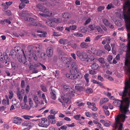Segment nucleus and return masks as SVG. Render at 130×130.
<instances>
[{"mask_svg":"<svg viewBox=\"0 0 130 130\" xmlns=\"http://www.w3.org/2000/svg\"><path fill=\"white\" fill-rule=\"evenodd\" d=\"M96 28L98 31L99 33H102L103 32V30L100 26H96Z\"/></svg>","mask_w":130,"mask_h":130,"instance_id":"e433bc0d","label":"nucleus"},{"mask_svg":"<svg viewBox=\"0 0 130 130\" xmlns=\"http://www.w3.org/2000/svg\"><path fill=\"white\" fill-rule=\"evenodd\" d=\"M125 103L124 100H117L114 101L113 103H115L116 106L120 107V111L122 113V114H128L130 113V112L129 110L127 109L128 108V106H127L126 103L125 104Z\"/></svg>","mask_w":130,"mask_h":130,"instance_id":"7ed1b4c3","label":"nucleus"},{"mask_svg":"<svg viewBox=\"0 0 130 130\" xmlns=\"http://www.w3.org/2000/svg\"><path fill=\"white\" fill-rule=\"evenodd\" d=\"M125 5L126 7H130V2L128 1L125 2Z\"/></svg>","mask_w":130,"mask_h":130,"instance_id":"774afa93","label":"nucleus"},{"mask_svg":"<svg viewBox=\"0 0 130 130\" xmlns=\"http://www.w3.org/2000/svg\"><path fill=\"white\" fill-rule=\"evenodd\" d=\"M89 74H86L84 76V78L87 83H88L89 81V78H88Z\"/></svg>","mask_w":130,"mask_h":130,"instance_id":"37998d69","label":"nucleus"},{"mask_svg":"<svg viewBox=\"0 0 130 130\" xmlns=\"http://www.w3.org/2000/svg\"><path fill=\"white\" fill-rule=\"evenodd\" d=\"M23 117L25 119L29 120L30 118H33V116L29 115H24Z\"/></svg>","mask_w":130,"mask_h":130,"instance_id":"864d4df0","label":"nucleus"},{"mask_svg":"<svg viewBox=\"0 0 130 130\" xmlns=\"http://www.w3.org/2000/svg\"><path fill=\"white\" fill-rule=\"evenodd\" d=\"M58 53L59 58L60 59L61 57H62L64 53L62 50H60L58 51Z\"/></svg>","mask_w":130,"mask_h":130,"instance_id":"ea45409f","label":"nucleus"},{"mask_svg":"<svg viewBox=\"0 0 130 130\" xmlns=\"http://www.w3.org/2000/svg\"><path fill=\"white\" fill-rule=\"evenodd\" d=\"M52 21L56 23H59L62 22V20L61 19L58 18H53L52 19Z\"/></svg>","mask_w":130,"mask_h":130,"instance_id":"bb28decb","label":"nucleus"},{"mask_svg":"<svg viewBox=\"0 0 130 130\" xmlns=\"http://www.w3.org/2000/svg\"><path fill=\"white\" fill-rule=\"evenodd\" d=\"M98 60L101 63L104 64L105 63L104 59L103 58H100L98 59Z\"/></svg>","mask_w":130,"mask_h":130,"instance_id":"de8ad7c7","label":"nucleus"},{"mask_svg":"<svg viewBox=\"0 0 130 130\" xmlns=\"http://www.w3.org/2000/svg\"><path fill=\"white\" fill-rule=\"evenodd\" d=\"M36 31L38 33H41V34H38V36L41 37H46V35L47 34V33L45 31H42L39 30H36Z\"/></svg>","mask_w":130,"mask_h":130,"instance_id":"6ab92c4d","label":"nucleus"},{"mask_svg":"<svg viewBox=\"0 0 130 130\" xmlns=\"http://www.w3.org/2000/svg\"><path fill=\"white\" fill-rule=\"evenodd\" d=\"M12 67L14 69H15L18 67L17 64L14 62H12L11 63Z\"/></svg>","mask_w":130,"mask_h":130,"instance_id":"79ce46f5","label":"nucleus"},{"mask_svg":"<svg viewBox=\"0 0 130 130\" xmlns=\"http://www.w3.org/2000/svg\"><path fill=\"white\" fill-rule=\"evenodd\" d=\"M43 4L41 3H39L37 4L36 6L37 8L39 9L41 11V10L43 9L44 7L43 6Z\"/></svg>","mask_w":130,"mask_h":130,"instance_id":"72a5a7b5","label":"nucleus"},{"mask_svg":"<svg viewBox=\"0 0 130 130\" xmlns=\"http://www.w3.org/2000/svg\"><path fill=\"white\" fill-rule=\"evenodd\" d=\"M22 104L21 105V107L22 109H25L27 110H29L30 108V107L29 106H27L26 103Z\"/></svg>","mask_w":130,"mask_h":130,"instance_id":"cd10ccee","label":"nucleus"},{"mask_svg":"<svg viewBox=\"0 0 130 130\" xmlns=\"http://www.w3.org/2000/svg\"><path fill=\"white\" fill-rule=\"evenodd\" d=\"M35 48V47L32 45H30L28 46L27 48L28 51L30 52L33 51V48Z\"/></svg>","mask_w":130,"mask_h":130,"instance_id":"4c0bfd02","label":"nucleus"},{"mask_svg":"<svg viewBox=\"0 0 130 130\" xmlns=\"http://www.w3.org/2000/svg\"><path fill=\"white\" fill-rule=\"evenodd\" d=\"M19 103L18 101L15 99H13L12 101V104L15 105H17Z\"/></svg>","mask_w":130,"mask_h":130,"instance_id":"603ef678","label":"nucleus"},{"mask_svg":"<svg viewBox=\"0 0 130 130\" xmlns=\"http://www.w3.org/2000/svg\"><path fill=\"white\" fill-rule=\"evenodd\" d=\"M79 30L81 31L82 32L84 33L86 32L87 31L86 28L83 27H80L79 28Z\"/></svg>","mask_w":130,"mask_h":130,"instance_id":"a19ab883","label":"nucleus"},{"mask_svg":"<svg viewBox=\"0 0 130 130\" xmlns=\"http://www.w3.org/2000/svg\"><path fill=\"white\" fill-rule=\"evenodd\" d=\"M108 100V99L107 98H102L100 100V104L101 105H102L104 103L107 102Z\"/></svg>","mask_w":130,"mask_h":130,"instance_id":"7c9ffc66","label":"nucleus"},{"mask_svg":"<svg viewBox=\"0 0 130 130\" xmlns=\"http://www.w3.org/2000/svg\"><path fill=\"white\" fill-rule=\"evenodd\" d=\"M77 26L75 25L70 26L69 27H66L65 30L68 32H70V30H75L77 28Z\"/></svg>","mask_w":130,"mask_h":130,"instance_id":"aec40b11","label":"nucleus"},{"mask_svg":"<svg viewBox=\"0 0 130 130\" xmlns=\"http://www.w3.org/2000/svg\"><path fill=\"white\" fill-rule=\"evenodd\" d=\"M40 50H38L37 51H34L32 54V58H33L35 60H36L38 59V58L36 56L37 53H40Z\"/></svg>","mask_w":130,"mask_h":130,"instance_id":"a878e982","label":"nucleus"},{"mask_svg":"<svg viewBox=\"0 0 130 130\" xmlns=\"http://www.w3.org/2000/svg\"><path fill=\"white\" fill-rule=\"evenodd\" d=\"M33 99L37 104H44L43 101L41 100V102L39 101L38 96L36 95H34L33 96Z\"/></svg>","mask_w":130,"mask_h":130,"instance_id":"f3484780","label":"nucleus"},{"mask_svg":"<svg viewBox=\"0 0 130 130\" xmlns=\"http://www.w3.org/2000/svg\"><path fill=\"white\" fill-rule=\"evenodd\" d=\"M90 67L92 68V69L96 70L99 67V65L97 63H94L90 66Z\"/></svg>","mask_w":130,"mask_h":130,"instance_id":"c85d7f7f","label":"nucleus"},{"mask_svg":"<svg viewBox=\"0 0 130 130\" xmlns=\"http://www.w3.org/2000/svg\"><path fill=\"white\" fill-rule=\"evenodd\" d=\"M23 55L21 56V55H19L18 57V59L19 61L20 62H23L24 64L26 65L27 64L28 62L27 61L26 58L24 53H23Z\"/></svg>","mask_w":130,"mask_h":130,"instance_id":"9b49d317","label":"nucleus"},{"mask_svg":"<svg viewBox=\"0 0 130 130\" xmlns=\"http://www.w3.org/2000/svg\"><path fill=\"white\" fill-rule=\"evenodd\" d=\"M40 87L42 90L44 92H46L47 91V89L45 86L43 84L41 85Z\"/></svg>","mask_w":130,"mask_h":130,"instance_id":"58836bf2","label":"nucleus"},{"mask_svg":"<svg viewBox=\"0 0 130 130\" xmlns=\"http://www.w3.org/2000/svg\"><path fill=\"white\" fill-rule=\"evenodd\" d=\"M76 54L79 58L83 61L85 60L87 57V54L84 51H78L76 52Z\"/></svg>","mask_w":130,"mask_h":130,"instance_id":"1a4fd4ad","label":"nucleus"},{"mask_svg":"<svg viewBox=\"0 0 130 130\" xmlns=\"http://www.w3.org/2000/svg\"><path fill=\"white\" fill-rule=\"evenodd\" d=\"M74 35L76 36L77 37H82L83 36V35L82 34H80L79 33H74Z\"/></svg>","mask_w":130,"mask_h":130,"instance_id":"6e6d98bb","label":"nucleus"},{"mask_svg":"<svg viewBox=\"0 0 130 130\" xmlns=\"http://www.w3.org/2000/svg\"><path fill=\"white\" fill-rule=\"evenodd\" d=\"M25 19L26 21H28L29 22V24L30 25L38 26L44 28H46V27L45 25L43 24L41 22H35V20L33 18H26Z\"/></svg>","mask_w":130,"mask_h":130,"instance_id":"20e7f679","label":"nucleus"},{"mask_svg":"<svg viewBox=\"0 0 130 130\" xmlns=\"http://www.w3.org/2000/svg\"><path fill=\"white\" fill-rule=\"evenodd\" d=\"M10 58L7 56L6 53L5 54H3L1 53H0V61L3 63H5L6 64L8 63V64L9 63V61Z\"/></svg>","mask_w":130,"mask_h":130,"instance_id":"6e6552de","label":"nucleus"},{"mask_svg":"<svg viewBox=\"0 0 130 130\" xmlns=\"http://www.w3.org/2000/svg\"><path fill=\"white\" fill-rule=\"evenodd\" d=\"M64 88L65 89L66 91L68 92L66 94L70 96H73L74 93V91L70 86L66 85H65L63 86Z\"/></svg>","mask_w":130,"mask_h":130,"instance_id":"9d476101","label":"nucleus"},{"mask_svg":"<svg viewBox=\"0 0 130 130\" xmlns=\"http://www.w3.org/2000/svg\"><path fill=\"white\" fill-rule=\"evenodd\" d=\"M103 53V52L101 50H99L97 51L96 53V54L99 56H101L102 55Z\"/></svg>","mask_w":130,"mask_h":130,"instance_id":"680f3d73","label":"nucleus"},{"mask_svg":"<svg viewBox=\"0 0 130 130\" xmlns=\"http://www.w3.org/2000/svg\"><path fill=\"white\" fill-rule=\"evenodd\" d=\"M123 114L119 115L115 118V122L112 125V127L115 128V129H117L119 125H120L118 129L119 130H122L123 125L121 122H124L125 119L127 118V116Z\"/></svg>","mask_w":130,"mask_h":130,"instance_id":"f03ea898","label":"nucleus"},{"mask_svg":"<svg viewBox=\"0 0 130 130\" xmlns=\"http://www.w3.org/2000/svg\"><path fill=\"white\" fill-rule=\"evenodd\" d=\"M66 76L69 79H74L76 78H81L82 77V75L80 73L74 71H72L71 74H67Z\"/></svg>","mask_w":130,"mask_h":130,"instance_id":"423d86ee","label":"nucleus"},{"mask_svg":"<svg viewBox=\"0 0 130 130\" xmlns=\"http://www.w3.org/2000/svg\"><path fill=\"white\" fill-rule=\"evenodd\" d=\"M63 17L65 19H68L71 17V15L68 13H65L62 14Z\"/></svg>","mask_w":130,"mask_h":130,"instance_id":"2f4dec72","label":"nucleus"},{"mask_svg":"<svg viewBox=\"0 0 130 130\" xmlns=\"http://www.w3.org/2000/svg\"><path fill=\"white\" fill-rule=\"evenodd\" d=\"M81 116L80 115H75L74 116V118L77 120H79L80 117Z\"/></svg>","mask_w":130,"mask_h":130,"instance_id":"4d7b16f0","label":"nucleus"},{"mask_svg":"<svg viewBox=\"0 0 130 130\" xmlns=\"http://www.w3.org/2000/svg\"><path fill=\"white\" fill-rule=\"evenodd\" d=\"M63 122L62 121H58L56 123V125L58 126H60L62 125Z\"/></svg>","mask_w":130,"mask_h":130,"instance_id":"338daca9","label":"nucleus"},{"mask_svg":"<svg viewBox=\"0 0 130 130\" xmlns=\"http://www.w3.org/2000/svg\"><path fill=\"white\" fill-rule=\"evenodd\" d=\"M51 91H50V94L53 93H56L55 90V88L54 87L51 86L50 87Z\"/></svg>","mask_w":130,"mask_h":130,"instance_id":"f704fd0d","label":"nucleus"},{"mask_svg":"<svg viewBox=\"0 0 130 130\" xmlns=\"http://www.w3.org/2000/svg\"><path fill=\"white\" fill-rule=\"evenodd\" d=\"M123 91H120L119 92V95L123 97H126L127 94H128V97H126L124 100L125 103L128 107L130 103V82L127 81L125 83V86Z\"/></svg>","mask_w":130,"mask_h":130,"instance_id":"f257e3e1","label":"nucleus"},{"mask_svg":"<svg viewBox=\"0 0 130 130\" xmlns=\"http://www.w3.org/2000/svg\"><path fill=\"white\" fill-rule=\"evenodd\" d=\"M67 58L66 57H63L62 56V57H61L59 59L62 62H65V61H66Z\"/></svg>","mask_w":130,"mask_h":130,"instance_id":"052dcab7","label":"nucleus"},{"mask_svg":"<svg viewBox=\"0 0 130 130\" xmlns=\"http://www.w3.org/2000/svg\"><path fill=\"white\" fill-rule=\"evenodd\" d=\"M2 103L3 105L6 106L7 105H8L9 104V100L8 99L7 100L5 99H4L2 101Z\"/></svg>","mask_w":130,"mask_h":130,"instance_id":"473e14b6","label":"nucleus"},{"mask_svg":"<svg viewBox=\"0 0 130 130\" xmlns=\"http://www.w3.org/2000/svg\"><path fill=\"white\" fill-rule=\"evenodd\" d=\"M105 49L108 51H110L111 48L110 45L108 44H107L104 46Z\"/></svg>","mask_w":130,"mask_h":130,"instance_id":"c9c22d12","label":"nucleus"},{"mask_svg":"<svg viewBox=\"0 0 130 130\" xmlns=\"http://www.w3.org/2000/svg\"><path fill=\"white\" fill-rule=\"evenodd\" d=\"M46 53L47 56L48 57H51L53 55V51L52 47H48L46 50Z\"/></svg>","mask_w":130,"mask_h":130,"instance_id":"dca6fc26","label":"nucleus"},{"mask_svg":"<svg viewBox=\"0 0 130 130\" xmlns=\"http://www.w3.org/2000/svg\"><path fill=\"white\" fill-rule=\"evenodd\" d=\"M10 54L12 57L14 59H15L17 58L18 55L15 51L13 50H11Z\"/></svg>","mask_w":130,"mask_h":130,"instance_id":"b1692460","label":"nucleus"},{"mask_svg":"<svg viewBox=\"0 0 130 130\" xmlns=\"http://www.w3.org/2000/svg\"><path fill=\"white\" fill-rule=\"evenodd\" d=\"M13 120H12L13 123L17 124L18 125H20L21 123V121L22 120L21 118L15 116L13 117Z\"/></svg>","mask_w":130,"mask_h":130,"instance_id":"ddd939ff","label":"nucleus"},{"mask_svg":"<svg viewBox=\"0 0 130 130\" xmlns=\"http://www.w3.org/2000/svg\"><path fill=\"white\" fill-rule=\"evenodd\" d=\"M15 51L17 55H20L19 54L20 52H22L23 53H24V52L23 49H21V47L18 46H16L14 47V50Z\"/></svg>","mask_w":130,"mask_h":130,"instance_id":"4be33fe9","label":"nucleus"},{"mask_svg":"<svg viewBox=\"0 0 130 130\" xmlns=\"http://www.w3.org/2000/svg\"><path fill=\"white\" fill-rule=\"evenodd\" d=\"M80 46L82 48L87 49L89 46V45L88 43L83 42L81 43Z\"/></svg>","mask_w":130,"mask_h":130,"instance_id":"5701e85b","label":"nucleus"},{"mask_svg":"<svg viewBox=\"0 0 130 130\" xmlns=\"http://www.w3.org/2000/svg\"><path fill=\"white\" fill-rule=\"evenodd\" d=\"M89 73L91 75H94L96 74L97 71H95L94 70H91L89 71Z\"/></svg>","mask_w":130,"mask_h":130,"instance_id":"5fc2aeb1","label":"nucleus"},{"mask_svg":"<svg viewBox=\"0 0 130 130\" xmlns=\"http://www.w3.org/2000/svg\"><path fill=\"white\" fill-rule=\"evenodd\" d=\"M123 17L126 28L127 30L130 31V8L128 10L127 14H123Z\"/></svg>","mask_w":130,"mask_h":130,"instance_id":"39448f33","label":"nucleus"},{"mask_svg":"<svg viewBox=\"0 0 130 130\" xmlns=\"http://www.w3.org/2000/svg\"><path fill=\"white\" fill-rule=\"evenodd\" d=\"M9 98L11 99L12 98L13 96V93L12 91L10 90L9 91V95H8Z\"/></svg>","mask_w":130,"mask_h":130,"instance_id":"49530a36","label":"nucleus"},{"mask_svg":"<svg viewBox=\"0 0 130 130\" xmlns=\"http://www.w3.org/2000/svg\"><path fill=\"white\" fill-rule=\"evenodd\" d=\"M23 126L29 127L30 128H31L34 126V124L28 121H25L22 124Z\"/></svg>","mask_w":130,"mask_h":130,"instance_id":"2eb2a0df","label":"nucleus"},{"mask_svg":"<svg viewBox=\"0 0 130 130\" xmlns=\"http://www.w3.org/2000/svg\"><path fill=\"white\" fill-rule=\"evenodd\" d=\"M58 42L61 44H65L68 43L67 40L64 39H61L58 41Z\"/></svg>","mask_w":130,"mask_h":130,"instance_id":"c756f323","label":"nucleus"},{"mask_svg":"<svg viewBox=\"0 0 130 130\" xmlns=\"http://www.w3.org/2000/svg\"><path fill=\"white\" fill-rule=\"evenodd\" d=\"M25 6V4L22 2L20 3L19 6V7L20 9H22L24 8Z\"/></svg>","mask_w":130,"mask_h":130,"instance_id":"09e8293b","label":"nucleus"},{"mask_svg":"<svg viewBox=\"0 0 130 130\" xmlns=\"http://www.w3.org/2000/svg\"><path fill=\"white\" fill-rule=\"evenodd\" d=\"M71 67L72 71H75L77 72H79V70L77 69V65L75 62H73L71 65Z\"/></svg>","mask_w":130,"mask_h":130,"instance_id":"a211bd4d","label":"nucleus"},{"mask_svg":"<svg viewBox=\"0 0 130 130\" xmlns=\"http://www.w3.org/2000/svg\"><path fill=\"white\" fill-rule=\"evenodd\" d=\"M33 120L36 121L37 120ZM38 120L39 123L38 125L39 126L44 127H47L50 124L49 122L45 118H42L41 119L37 120Z\"/></svg>","mask_w":130,"mask_h":130,"instance_id":"0eeeda50","label":"nucleus"},{"mask_svg":"<svg viewBox=\"0 0 130 130\" xmlns=\"http://www.w3.org/2000/svg\"><path fill=\"white\" fill-rule=\"evenodd\" d=\"M111 39L110 38L107 37L106 38L105 41L107 43V44H109L110 42Z\"/></svg>","mask_w":130,"mask_h":130,"instance_id":"e2e57ef3","label":"nucleus"},{"mask_svg":"<svg viewBox=\"0 0 130 130\" xmlns=\"http://www.w3.org/2000/svg\"><path fill=\"white\" fill-rule=\"evenodd\" d=\"M52 21L50 20L46 22V23L48 24V25L50 27H52Z\"/></svg>","mask_w":130,"mask_h":130,"instance_id":"13d9d810","label":"nucleus"},{"mask_svg":"<svg viewBox=\"0 0 130 130\" xmlns=\"http://www.w3.org/2000/svg\"><path fill=\"white\" fill-rule=\"evenodd\" d=\"M41 12L46 13V14L48 15L49 14H50V13H52V14H51V17H52V16L54 15H55L54 13V12L52 11H49V9L44 7L43 9L41 10Z\"/></svg>","mask_w":130,"mask_h":130,"instance_id":"4468645a","label":"nucleus"},{"mask_svg":"<svg viewBox=\"0 0 130 130\" xmlns=\"http://www.w3.org/2000/svg\"><path fill=\"white\" fill-rule=\"evenodd\" d=\"M112 59L113 57L112 56L109 55L108 56L107 60L110 63V62L112 60Z\"/></svg>","mask_w":130,"mask_h":130,"instance_id":"69168bd1","label":"nucleus"},{"mask_svg":"<svg viewBox=\"0 0 130 130\" xmlns=\"http://www.w3.org/2000/svg\"><path fill=\"white\" fill-rule=\"evenodd\" d=\"M39 15L42 17H51V14H48V15H46L45 14H44L43 13H39ZM50 14H52V13H50Z\"/></svg>","mask_w":130,"mask_h":130,"instance_id":"a18cd8bd","label":"nucleus"},{"mask_svg":"<svg viewBox=\"0 0 130 130\" xmlns=\"http://www.w3.org/2000/svg\"><path fill=\"white\" fill-rule=\"evenodd\" d=\"M86 91L87 93L90 94L92 93L93 92L92 89L89 87H87L86 89Z\"/></svg>","mask_w":130,"mask_h":130,"instance_id":"c03bdc74","label":"nucleus"},{"mask_svg":"<svg viewBox=\"0 0 130 130\" xmlns=\"http://www.w3.org/2000/svg\"><path fill=\"white\" fill-rule=\"evenodd\" d=\"M105 77L107 78L110 80L111 81L113 80L112 78L109 75H105Z\"/></svg>","mask_w":130,"mask_h":130,"instance_id":"0e129e2a","label":"nucleus"},{"mask_svg":"<svg viewBox=\"0 0 130 130\" xmlns=\"http://www.w3.org/2000/svg\"><path fill=\"white\" fill-rule=\"evenodd\" d=\"M51 98L53 100H55L56 99V93H53L50 94Z\"/></svg>","mask_w":130,"mask_h":130,"instance_id":"3c124183","label":"nucleus"},{"mask_svg":"<svg viewBox=\"0 0 130 130\" xmlns=\"http://www.w3.org/2000/svg\"><path fill=\"white\" fill-rule=\"evenodd\" d=\"M72 59L71 58H68L66 60L64 63L66 64V65L68 67H69L71 65V63L72 61Z\"/></svg>","mask_w":130,"mask_h":130,"instance_id":"393cba45","label":"nucleus"},{"mask_svg":"<svg viewBox=\"0 0 130 130\" xmlns=\"http://www.w3.org/2000/svg\"><path fill=\"white\" fill-rule=\"evenodd\" d=\"M105 7L104 6H100L97 9L98 11L99 12L101 11L104 9Z\"/></svg>","mask_w":130,"mask_h":130,"instance_id":"8fccbe9b","label":"nucleus"},{"mask_svg":"<svg viewBox=\"0 0 130 130\" xmlns=\"http://www.w3.org/2000/svg\"><path fill=\"white\" fill-rule=\"evenodd\" d=\"M58 111H55V109H51L50 111V113L53 114L54 115H55V114L57 113H58Z\"/></svg>","mask_w":130,"mask_h":130,"instance_id":"bf43d9fd","label":"nucleus"},{"mask_svg":"<svg viewBox=\"0 0 130 130\" xmlns=\"http://www.w3.org/2000/svg\"><path fill=\"white\" fill-rule=\"evenodd\" d=\"M102 21L104 25L107 26H108L111 29L114 28V27L113 25L110 23L109 21L106 19H104L102 20Z\"/></svg>","mask_w":130,"mask_h":130,"instance_id":"f8f14e48","label":"nucleus"},{"mask_svg":"<svg viewBox=\"0 0 130 130\" xmlns=\"http://www.w3.org/2000/svg\"><path fill=\"white\" fill-rule=\"evenodd\" d=\"M68 96L67 98L65 97V96L64 95V96H62L61 97V98L63 101L64 102L67 104H69L70 103V101L69 99V98L71 97L69 95H67Z\"/></svg>","mask_w":130,"mask_h":130,"instance_id":"412c9836","label":"nucleus"}]
</instances>
